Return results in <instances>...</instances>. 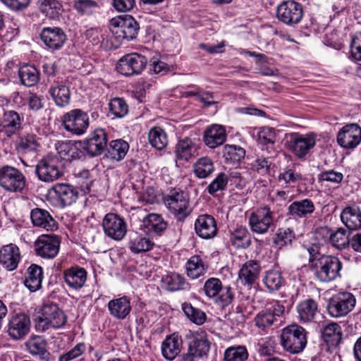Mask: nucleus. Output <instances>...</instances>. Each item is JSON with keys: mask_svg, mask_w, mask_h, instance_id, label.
I'll return each instance as SVG.
<instances>
[{"mask_svg": "<svg viewBox=\"0 0 361 361\" xmlns=\"http://www.w3.org/2000/svg\"><path fill=\"white\" fill-rule=\"evenodd\" d=\"M144 226L149 232L160 235L166 229L167 222L161 215L151 213L147 215L142 221Z\"/></svg>", "mask_w": 361, "mask_h": 361, "instance_id": "43", "label": "nucleus"}, {"mask_svg": "<svg viewBox=\"0 0 361 361\" xmlns=\"http://www.w3.org/2000/svg\"><path fill=\"white\" fill-rule=\"evenodd\" d=\"M128 149L129 145L126 141L117 139L110 142L108 152L112 159L120 161L125 157Z\"/></svg>", "mask_w": 361, "mask_h": 361, "instance_id": "53", "label": "nucleus"}, {"mask_svg": "<svg viewBox=\"0 0 361 361\" xmlns=\"http://www.w3.org/2000/svg\"><path fill=\"white\" fill-rule=\"evenodd\" d=\"M27 183L26 178L18 169L4 165L0 167V187L8 192H23Z\"/></svg>", "mask_w": 361, "mask_h": 361, "instance_id": "6", "label": "nucleus"}, {"mask_svg": "<svg viewBox=\"0 0 361 361\" xmlns=\"http://www.w3.org/2000/svg\"><path fill=\"white\" fill-rule=\"evenodd\" d=\"M280 338L283 350L291 354L301 353L307 342L306 330L298 324H291L283 328Z\"/></svg>", "mask_w": 361, "mask_h": 361, "instance_id": "3", "label": "nucleus"}, {"mask_svg": "<svg viewBox=\"0 0 361 361\" xmlns=\"http://www.w3.org/2000/svg\"><path fill=\"white\" fill-rule=\"evenodd\" d=\"M300 320L302 322H310L316 319L319 312L317 302L312 298L300 302L296 307Z\"/></svg>", "mask_w": 361, "mask_h": 361, "instance_id": "36", "label": "nucleus"}, {"mask_svg": "<svg viewBox=\"0 0 361 361\" xmlns=\"http://www.w3.org/2000/svg\"><path fill=\"white\" fill-rule=\"evenodd\" d=\"M107 307L109 314L119 320L125 319L131 311L130 300L126 295L111 300Z\"/></svg>", "mask_w": 361, "mask_h": 361, "instance_id": "32", "label": "nucleus"}, {"mask_svg": "<svg viewBox=\"0 0 361 361\" xmlns=\"http://www.w3.org/2000/svg\"><path fill=\"white\" fill-rule=\"evenodd\" d=\"M147 59L140 54L133 52L123 56L116 63V71L126 77L138 75L145 69Z\"/></svg>", "mask_w": 361, "mask_h": 361, "instance_id": "9", "label": "nucleus"}, {"mask_svg": "<svg viewBox=\"0 0 361 361\" xmlns=\"http://www.w3.org/2000/svg\"><path fill=\"white\" fill-rule=\"evenodd\" d=\"M341 219L349 230L361 228V211L355 205L345 207L341 214Z\"/></svg>", "mask_w": 361, "mask_h": 361, "instance_id": "39", "label": "nucleus"}, {"mask_svg": "<svg viewBox=\"0 0 361 361\" xmlns=\"http://www.w3.org/2000/svg\"><path fill=\"white\" fill-rule=\"evenodd\" d=\"M33 322L37 331L44 332L49 329L63 327L67 322V317L56 304L46 303L41 311L34 315Z\"/></svg>", "mask_w": 361, "mask_h": 361, "instance_id": "1", "label": "nucleus"}, {"mask_svg": "<svg viewBox=\"0 0 361 361\" xmlns=\"http://www.w3.org/2000/svg\"><path fill=\"white\" fill-rule=\"evenodd\" d=\"M30 219L34 226L42 228L47 231H55L58 228V224L49 211L36 207L30 212Z\"/></svg>", "mask_w": 361, "mask_h": 361, "instance_id": "28", "label": "nucleus"}, {"mask_svg": "<svg viewBox=\"0 0 361 361\" xmlns=\"http://www.w3.org/2000/svg\"><path fill=\"white\" fill-rule=\"evenodd\" d=\"M337 142L344 149H354L361 142V127L356 123L344 126L337 134Z\"/></svg>", "mask_w": 361, "mask_h": 361, "instance_id": "21", "label": "nucleus"}, {"mask_svg": "<svg viewBox=\"0 0 361 361\" xmlns=\"http://www.w3.org/2000/svg\"><path fill=\"white\" fill-rule=\"evenodd\" d=\"M285 312V307L278 300L267 302L265 307L255 316V326L260 331L268 333L277 328L281 322Z\"/></svg>", "mask_w": 361, "mask_h": 361, "instance_id": "2", "label": "nucleus"}, {"mask_svg": "<svg viewBox=\"0 0 361 361\" xmlns=\"http://www.w3.org/2000/svg\"><path fill=\"white\" fill-rule=\"evenodd\" d=\"M229 243L235 249H247L252 243L251 234L244 226L229 230Z\"/></svg>", "mask_w": 361, "mask_h": 361, "instance_id": "34", "label": "nucleus"}, {"mask_svg": "<svg viewBox=\"0 0 361 361\" xmlns=\"http://www.w3.org/2000/svg\"><path fill=\"white\" fill-rule=\"evenodd\" d=\"M164 202L169 210L178 219H185L191 212L188 195L180 188L171 190L165 196Z\"/></svg>", "mask_w": 361, "mask_h": 361, "instance_id": "7", "label": "nucleus"}, {"mask_svg": "<svg viewBox=\"0 0 361 361\" xmlns=\"http://www.w3.org/2000/svg\"><path fill=\"white\" fill-rule=\"evenodd\" d=\"M37 6L41 13L52 20L58 18L62 11V5L58 0H38Z\"/></svg>", "mask_w": 361, "mask_h": 361, "instance_id": "47", "label": "nucleus"}, {"mask_svg": "<svg viewBox=\"0 0 361 361\" xmlns=\"http://www.w3.org/2000/svg\"><path fill=\"white\" fill-rule=\"evenodd\" d=\"M148 139L151 145L158 150L164 149L168 145L166 133L160 127L152 128L148 133Z\"/></svg>", "mask_w": 361, "mask_h": 361, "instance_id": "52", "label": "nucleus"}, {"mask_svg": "<svg viewBox=\"0 0 361 361\" xmlns=\"http://www.w3.org/2000/svg\"><path fill=\"white\" fill-rule=\"evenodd\" d=\"M314 202L310 199L293 202L287 208V216L295 220L307 219L314 211Z\"/></svg>", "mask_w": 361, "mask_h": 361, "instance_id": "26", "label": "nucleus"}, {"mask_svg": "<svg viewBox=\"0 0 361 361\" xmlns=\"http://www.w3.org/2000/svg\"><path fill=\"white\" fill-rule=\"evenodd\" d=\"M194 226L195 233L202 239L209 240L217 235L216 221L212 215H199L195 221Z\"/></svg>", "mask_w": 361, "mask_h": 361, "instance_id": "23", "label": "nucleus"}, {"mask_svg": "<svg viewBox=\"0 0 361 361\" xmlns=\"http://www.w3.org/2000/svg\"><path fill=\"white\" fill-rule=\"evenodd\" d=\"M263 283L270 292L278 290L285 285L286 281L279 270L271 269L266 271Z\"/></svg>", "mask_w": 361, "mask_h": 361, "instance_id": "49", "label": "nucleus"}, {"mask_svg": "<svg viewBox=\"0 0 361 361\" xmlns=\"http://www.w3.org/2000/svg\"><path fill=\"white\" fill-rule=\"evenodd\" d=\"M23 116L14 110H1V135L6 138L19 134L23 129Z\"/></svg>", "mask_w": 361, "mask_h": 361, "instance_id": "19", "label": "nucleus"}, {"mask_svg": "<svg viewBox=\"0 0 361 361\" xmlns=\"http://www.w3.org/2000/svg\"><path fill=\"white\" fill-rule=\"evenodd\" d=\"M154 246V243L149 238L143 236L137 232H133L129 235L128 247L133 253H140L150 250Z\"/></svg>", "mask_w": 361, "mask_h": 361, "instance_id": "42", "label": "nucleus"}, {"mask_svg": "<svg viewBox=\"0 0 361 361\" xmlns=\"http://www.w3.org/2000/svg\"><path fill=\"white\" fill-rule=\"evenodd\" d=\"M20 83L26 87H32L39 80L38 70L32 65L25 64L18 69Z\"/></svg>", "mask_w": 361, "mask_h": 361, "instance_id": "46", "label": "nucleus"}, {"mask_svg": "<svg viewBox=\"0 0 361 361\" xmlns=\"http://www.w3.org/2000/svg\"><path fill=\"white\" fill-rule=\"evenodd\" d=\"M40 38L44 45L51 51L61 49L67 40V36L64 31L59 27L42 28Z\"/></svg>", "mask_w": 361, "mask_h": 361, "instance_id": "22", "label": "nucleus"}, {"mask_svg": "<svg viewBox=\"0 0 361 361\" xmlns=\"http://www.w3.org/2000/svg\"><path fill=\"white\" fill-rule=\"evenodd\" d=\"M315 145L316 136L313 133H293L286 135V147L299 159H305Z\"/></svg>", "mask_w": 361, "mask_h": 361, "instance_id": "10", "label": "nucleus"}, {"mask_svg": "<svg viewBox=\"0 0 361 361\" xmlns=\"http://www.w3.org/2000/svg\"><path fill=\"white\" fill-rule=\"evenodd\" d=\"M316 278L322 282H329L340 275L341 262L336 257L322 255L312 264Z\"/></svg>", "mask_w": 361, "mask_h": 361, "instance_id": "4", "label": "nucleus"}, {"mask_svg": "<svg viewBox=\"0 0 361 361\" xmlns=\"http://www.w3.org/2000/svg\"><path fill=\"white\" fill-rule=\"evenodd\" d=\"M248 220L253 233L264 234L274 226V212L269 206L264 205L253 211Z\"/></svg>", "mask_w": 361, "mask_h": 361, "instance_id": "13", "label": "nucleus"}, {"mask_svg": "<svg viewBox=\"0 0 361 361\" xmlns=\"http://www.w3.org/2000/svg\"><path fill=\"white\" fill-rule=\"evenodd\" d=\"M193 171L199 178H206L214 171L213 161L207 157H201L195 163Z\"/></svg>", "mask_w": 361, "mask_h": 361, "instance_id": "50", "label": "nucleus"}, {"mask_svg": "<svg viewBox=\"0 0 361 361\" xmlns=\"http://www.w3.org/2000/svg\"><path fill=\"white\" fill-rule=\"evenodd\" d=\"M63 165L58 156L48 155L37 162L35 173L40 180L53 182L62 176Z\"/></svg>", "mask_w": 361, "mask_h": 361, "instance_id": "5", "label": "nucleus"}, {"mask_svg": "<svg viewBox=\"0 0 361 361\" xmlns=\"http://www.w3.org/2000/svg\"><path fill=\"white\" fill-rule=\"evenodd\" d=\"M329 241L331 245L338 250H343L350 245V239L345 229L338 228L331 233L329 236Z\"/></svg>", "mask_w": 361, "mask_h": 361, "instance_id": "55", "label": "nucleus"}, {"mask_svg": "<svg viewBox=\"0 0 361 361\" xmlns=\"http://www.w3.org/2000/svg\"><path fill=\"white\" fill-rule=\"evenodd\" d=\"M164 287L169 291L188 290L190 288V283L185 277L178 273H170L162 278Z\"/></svg>", "mask_w": 361, "mask_h": 361, "instance_id": "40", "label": "nucleus"}, {"mask_svg": "<svg viewBox=\"0 0 361 361\" xmlns=\"http://www.w3.org/2000/svg\"><path fill=\"white\" fill-rule=\"evenodd\" d=\"M210 349V342L204 331H195L188 337V350L181 355L182 361H194L207 355Z\"/></svg>", "mask_w": 361, "mask_h": 361, "instance_id": "8", "label": "nucleus"}, {"mask_svg": "<svg viewBox=\"0 0 361 361\" xmlns=\"http://www.w3.org/2000/svg\"><path fill=\"white\" fill-rule=\"evenodd\" d=\"M195 142L189 137H185L179 140L176 146V156L178 159L188 161L195 156L197 152Z\"/></svg>", "mask_w": 361, "mask_h": 361, "instance_id": "44", "label": "nucleus"}, {"mask_svg": "<svg viewBox=\"0 0 361 361\" xmlns=\"http://www.w3.org/2000/svg\"><path fill=\"white\" fill-rule=\"evenodd\" d=\"M203 140L205 145L212 149L223 145L226 140L225 128L217 124L210 126L204 132Z\"/></svg>", "mask_w": 361, "mask_h": 361, "instance_id": "30", "label": "nucleus"}, {"mask_svg": "<svg viewBox=\"0 0 361 361\" xmlns=\"http://www.w3.org/2000/svg\"><path fill=\"white\" fill-rule=\"evenodd\" d=\"M341 326L335 322L325 325L322 330V337L329 348H336L342 340Z\"/></svg>", "mask_w": 361, "mask_h": 361, "instance_id": "35", "label": "nucleus"}, {"mask_svg": "<svg viewBox=\"0 0 361 361\" xmlns=\"http://www.w3.org/2000/svg\"><path fill=\"white\" fill-rule=\"evenodd\" d=\"M20 259V250L15 244L4 245L0 250V263L8 271L16 269Z\"/></svg>", "mask_w": 361, "mask_h": 361, "instance_id": "27", "label": "nucleus"}, {"mask_svg": "<svg viewBox=\"0 0 361 361\" xmlns=\"http://www.w3.org/2000/svg\"><path fill=\"white\" fill-rule=\"evenodd\" d=\"M52 190L59 204L62 207L72 204L78 197L77 190L68 184L57 183Z\"/></svg>", "mask_w": 361, "mask_h": 361, "instance_id": "29", "label": "nucleus"}, {"mask_svg": "<svg viewBox=\"0 0 361 361\" xmlns=\"http://www.w3.org/2000/svg\"><path fill=\"white\" fill-rule=\"evenodd\" d=\"M48 92L55 104L61 108L68 106L71 100V92L68 86L62 82L54 80Z\"/></svg>", "mask_w": 361, "mask_h": 361, "instance_id": "31", "label": "nucleus"}, {"mask_svg": "<svg viewBox=\"0 0 361 361\" xmlns=\"http://www.w3.org/2000/svg\"><path fill=\"white\" fill-rule=\"evenodd\" d=\"M245 156V150L237 145H226L224 147L223 157L226 164L239 163Z\"/></svg>", "mask_w": 361, "mask_h": 361, "instance_id": "51", "label": "nucleus"}, {"mask_svg": "<svg viewBox=\"0 0 361 361\" xmlns=\"http://www.w3.org/2000/svg\"><path fill=\"white\" fill-rule=\"evenodd\" d=\"M182 310L185 316L194 324L197 325L203 324L207 319V315L202 310L193 307L189 302L182 304Z\"/></svg>", "mask_w": 361, "mask_h": 361, "instance_id": "54", "label": "nucleus"}, {"mask_svg": "<svg viewBox=\"0 0 361 361\" xmlns=\"http://www.w3.org/2000/svg\"><path fill=\"white\" fill-rule=\"evenodd\" d=\"M30 331V319L25 313L15 314L9 319L7 332L13 340L25 338Z\"/></svg>", "mask_w": 361, "mask_h": 361, "instance_id": "20", "label": "nucleus"}, {"mask_svg": "<svg viewBox=\"0 0 361 361\" xmlns=\"http://www.w3.org/2000/svg\"><path fill=\"white\" fill-rule=\"evenodd\" d=\"M60 238L56 235H42L34 243L37 255L44 259H54L59 251Z\"/></svg>", "mask_w": 361, "mask_h": 361, "instance_id": "17", "label": "nucleus"}, {"mask_svg": "<svg viewBox=\"0 0 361 361\" xmlns=\"http://www.w3.org/2000/svg\"><path fill=\"white\" fill-rule=\"evenodd\" d=\"M85 343L83 342L78 343L70 350L61 355L59 357V361H71L79 357L85 352Z\"/></svg>", "mask_w": 361, "mask_h": 361, "instance_id": "64", "label": "nucleus"}, {"mask_svg": "<svg viewBox=\"0 0 361 361\" xmlns=\"http://www.w3.org/2000/svg\"><path fill=\"white\" fill-rule=\"evenodd\" d=\"M16 148L20 154H32L39 151L40 144L36 135L26 133L18 137L16 142Z\"/></svg>", "mask_w": 361, "mask_h": 361, "instance_id": "37", "label": "nucleus"}, {"mask_svg": "<svg viewBox=\"0 0 361 361\" xmlns=\"http://www.w3.org/2000/svg\"><path fill=\"white\" fill-rule=\"evenodd\" d=\"M225 361H246L248 358V352L244 345L231 346L224 352Z\"/></svg>", "mask_w": 361, "mask_h": 361, "instance_id": "57", "label": "nucleus"}, {"mask_svg": "<svg viewBox=\"0 0 361 361\" xmlns=\"http://www.w3.org/2000/svg\"><path fill=\"white\" fill-rule=\"evenodd\" d=\"M234 299V293L230 286H223L221 291L214 298V302L221 307H226L231 304Z\"/></svg>", "mask_w": 361, "mask_h": 361, "instance_id": "60", "label": "nucleus"}, {"mask_svg": "<svg viewBox=\"0 0 361 361\" xmlns=\"http://www.w3.org/2000/svg\"><path fill=\"white\" fill-rule=\"evenodd\" d=\"M222 287V283L218 278H209L208 279L204 285V293L207 297L209 298H214L218 293L221 291Z\"/></svg>", "mask_w": 361, "mask_h": 361, "instance_id": "61", "label": "nucleus"}, {"mask_svg": "<svg viewBox=\"0 0 361 361\" xmlns=\"http://www.w3.org/2000/svg\"><path fill=\"white\" fill-rule=\"evenodd\" d=\"M110 112L117 118L124 117L128 112V105L120 97L111 99L109 103Z\"/></svg>", "mask_w": 361, "mask_h": 361, "instance_id": "59", "label": "nucleus"}, {"mask_svg": "<svg viewBox=\"0 0 361 361\" xmlns=\"http://www.w3.org/2000/svg\"><path fill=\"white\" fill-rule=\"evenodd\" d=\"M107 147V135L102 128L92 132L82 142V148L91 157L101 155Z\"/></svg>", "mask_w": 361, "mask_h": 361, "instance_id": "18", "label": "nucleus"}, {"mask_svg": "<svg viewBox=\"0 0 361 361\" xmlns=\"http://www.w3.org/2000/svg\"><path fill=\"white\" fill-rule=\"evenodd\" d=\"M63 278L69 288L77 290L85 286L87 272L85 268L75 265L64 269Z\"/></svg>", "mask_w": 361, "mask_h": 361, "instance_id": "25", "label": "nucleus"}, {"mask_svg": "<svg viewBox=\"0 0 361 361\" xmlns=\"http://www.w3.org/2000/svg\"><path fill=\"white\" fill-rule=\"evenodd\" d=\"M64 128L72 134L81 135L87 130L90 121L86 112L80 109L69 111L63 116Z\"/></svg>", "mask_w": 361, "mask_h": 361, "instance_id": "15", "label": "nucleus"}, {"mask_svg": "<svg viewBox=\"0 0 361 361\" xmlns=\"http://www.w3.org/2000/svg\"><path fill=\"white\" fill-rule=\"evenodd\" d=\"M294 239L295 234L292 229L281 228L278 229L275 234L273 238V243L279 249H281L285 246L291 245Z\"/></svg>", "mask_w": 361, "mask_h": 361, "instance_id": "56", "label": "nucleus"}, {"mask_svg": "<svg viewBox=\"0 0 361 361\" xmlns=\"http://www.w3.org/2000/svg\"><path fill=\"white\" fill-rule=\"evenodd\" d=\"M228 184L227 175L220 173L207 186V191L210 195H214L218 191L224 190Z\"/></svg>", "mask_w": 361, "mask_h": 361, "instance_id": "62", "label": "nucleus"}, {"mask_svg": "<svg viewBox=\"0 0 361 361\" xmlns=\"http://www.w3.org/2000/svg\"><path fill=\"white\" fill-rule=\"evenodd\" d=\"M355 303V298L351 293L339 292L329 300L327 307L329 314L336 318L345 316L353 310Z\"/></svg>", "mask_w": 361, "mask_h": 361, "instance_id": "14", "label": "nucleus"}, {"mask_svg": "<svg viewBox=\"0 0 361 361\" xmlns=\"http://www.w3.org/2000/svg\"><path fill=\"white\" fill-rule=\"evenodd\" d=\"M57 155L61 161H71L79 157V151L76 145L71 141H62L56 144Z\"/></svg>", "mask_w": 361, "mask_h": 361, "instance_id": "48", "label": "nucleus"}, {"mask_svg": "<svg viewBox=\"0 0 361 361\" xmlns=\"http://www.w3.org/2000/svg\"><path fill=\"white\" fill-rule=\"evenodd\" d=\"M42 268L36 264H32L26 271L24 284L31 292H35L42 287Z\"/></svg>", "mask_w": 361, "mask_h": 361, "instance_id": "38", "label": "nucleus"}, {"mask_svg": "<svg viewBox=\"0 0 361 361\" xmlns=\"http://www.w3.org/2000/svg\"><path fill=\"white\" fill-rule=\"evenodd\" d=\"M97 3L94 0H75L73 8L81 16H90L98 8Z\"/></svg>", "mask_w": 361, "mask_h": 361, "instance_id": "58", "label": "nucleus"}, {"mask_svg": "<svg viewBox=\"0 0 361 361\" xmlns=\"http://www.w3.org/2000/svg\"><path fill=\"white\" fill-rule=\"evenodd\" d=\"M304 16L302 5L293 0L281 2L276 8V18L283 24L295 26L300 23Z\"/></svg>", "mask_w": 361, "mask_h": 361, "instance_id": "12", "label": "nucleus"}, {"mask_svg": "<svg viewBox=\"0 0 361 361\" xmlns=\"http://www.w3.org/2000/svg\"><path fill=\"white\" fill-rule=\"evenodd\" d=\"M111 25V32L115 37L127 41L135 39L140 29L138 23L130 15L112 18Z\"/></svg>", "mask_w": 361, "mask_h": 361, "instance_id": "11", "label": "nucleus"}, {"mask_svg": "<svg viewBox=\"0 0 361 361\" xmlns=\"http://www.w3.org/2000/svg\"><path fill=\"white\" fill-rule=\"evenodd\" d=\"M102 227L105 235L115 240H121L126 235L127 224L125 219L115 213H108L104 216Z\"/></svg>", "mask_w": 361, "mask_h": 361, "instance_id": "16", "label": "nucleus"}, {"mask_svg": "<svg viewBox=\"0 0 361 361\" xmlns=\"http://www.w3.org/2000/svg\"><path fill=\"white\" fill-rule=\"evenodd\" d=\"M258 142L261 145H274L276 142V133L270 127H262L258 132Z\"/></svg>", "mask_w": 361, "mask_h": 361, "instance_id": "63", "label": "nucleus"}, {"mask_svg": "<svg viewBox=\"0 0 361 361\" xmlns=\"http://www.w3.org/2000/svg\"><path fill=\"white\" fill-rule=\"evenodd\" d=\"M183 345L181 337L174 333L168 336L161 344V353L168 360H174L180 353Z\"/></svg>", "mask_w": 361, "mask_h": 361, "instance_id": "33", "label": "nucleus"}, {"mask_svg": "<svg viewBox=\"0 0 361 361\" xmlns=\"http://www.w3.org/2000/svg\"><path fill=\"white\" fill-rule=\"evenodd\" d=\"M260 267L257 262L250 260L245 263L239 271L238 276L244 285L251 286L257 279Z\"/></svg>", "mask_w": 361, "mask_h": 361, "instance_id": "41", "label": "nucleus"}, {"mask_svg": "<svg viewBox=\"0 0 361 361\" xmlns=\"http://www.w3.org/2000/svg\"><path fill=\"white\" fill-rule=\"evenodd\" d=\"M47 340L38 335H32L25 343L26 350L39 361H50L51 353L47 350Z\"/></svg>", "mask_w": 361, "mask_h": 361, "instance_id": "24", "label": "nucleus"}, {"mask_svg": "<svg viewBox=\"0 0 361 361\" xmlns=\"http://www.w3.org/2000/svg\"><path fill=\"white\" fill-rule=\"evenodd\" d=\"M207 269V266L199 255L192 256L186 263L187 276L191 279H197L203 276Z\"/></svg>", "mask_w": 361, "mask_h": 361, "instance_id": "45", "label": "nucleus"}]
</instances>
